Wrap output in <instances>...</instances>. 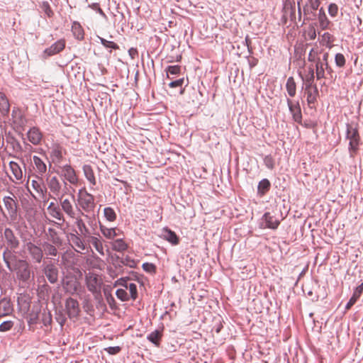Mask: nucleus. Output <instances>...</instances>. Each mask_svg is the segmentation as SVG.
Instances as JSON below:
<instances>
[{"label": "nucleus", "instance_id": "f257e3e1", "mask_svg": "<svg viewBox=\"0 0 363 363\" xmlns=\"http://www.w3.org/2000/svg\"><path fill=\"white\" fill-rule=\"evenodd\" d=\"M77 203L79 206V213L86 218L90 227L93 228L96 227V222L94 215L96 203L94 196L84 188L80 189L77 194Z\"/></svg>", "mask_w": 363, "mask_h": 363}, {"label": "nucleus", "instance_id": "f03ea898", "mask_svg": "<svg viewBox=\"0 0 363 363\" xmlns=\"http://www.w3.org/2000/svg\"><path fill=\"white\" fill-rule=\"evenodd\" d=\"M64 196H61L55 199L58 203H50L47 208L50 216L61 223L65 220L64 213L70 218H74L77 214L72 201L69 199H64Z\"/></svg>", "mask_w": 363, "mask_h": 363}, {"label": "nucleus", "instance_id": "7ed1b4c3", "mask_svg": "<svg viewBox=\"0 0 363 363\" xmlns=\"http://www.w3.org/2000/svg\"><path fill=\"white\" fill-rule=\"evenodd\" d=\"M4 208L0 206L1 212L4 218L9 219L10 223H14L18 219L19 204L17 196L12 191L2 197Z\"/></svg>", "mask_w": 363, "mask_h": 363}, {"label": "nucleus", "instance_id": "20e7f679", "mask_svg": "<svg viewBox=\"0 0 363 363\" xmlns=\"http://www.w3.org/2000/svg\"><path fill=\"white\" fill-rule=\"evenodd\" d=\"M47 184L50 190V198L55 200L61 196L65 195H70L73 199L74 198L73 194L74 189L68 184L67 182L64 181L61 183L57 177L53 176L47 179Z\"/></svg>", "mask_w": 363, "mask_h": 363}, {"label": "nucleus", "instance_id": "39448f33", "mask_svg": "<svg viewBox=\"0 0 363 363\" xmlns=\"http://www.w3.org/2000/svg\"><path fill=\"white\" fill-rule=\"evenodd\" d=\"M1 241L4 248L18 249L20 240L11 228H5L1 233Z\"/></svg>", "mask_w": 363, "mask_h": 363}, {"label": "nucleus", "instance_id": "423d86ee", "mask_svg": "<svg viewBox=\"0 0 363 363\" xmlns=\"http://www.w3.org/2000/svg\"><path fill=\"white\" fill-rule=\"evenodd\" d=\"M346 127V138L350 140L349 151L351 157H353L358 149L359 143V132L357 128L351 124L347 123Z\"/></svg>", "mask_w": 363, "mask_h": 363}, {"label": "nucleus", "instance_id": "0eeeda50", "mask_svg": "<svg viewBox=\"0 0 363 363\" xmlns=\"http://www.w3.org/2000/svg\"><path fill=\"white\" fill-rule=\"evenodd\" d=\"M18 279L23 281H27L30 277V270L28 263L26 260H19L16 262V264L13 267Z\"/></svg>", "mask_w": 363, "mask_h": 363}, {"label": "nucleus", "instance_id": "6e6552de", "mask_svg": "<svg viewBox=\"0 0 363 363\" xmlns=\"http://www.w3.org/2000/svg\"><path fill=\"white\" fill-rule=\"evenodd\" d=\"M68 239L77 252L83 253L84 251L88 250V245L85 242L83 235L71 233Z\"/></svg>", "mask_w": 363, "mask_h": 363}, {"label": "nucleus", "instance_id": "1a4fd4ad", "mask_svg": "<svg viewBox=\"0 0 363 363\" xmlns=\"http://www.w3.org/2000/svg\"><path fill=\"white\" fill-rule=\"evenodd\" d=\"M86 284L87 289L93 294L100 291L101 281L96 274L89 272L86 275Z\"/></svg>", "mask_w": 363, "mask_h": 363}, {"label": "nucleus", "instance_id": "9d476101", "mask_svg": "<svg viewBox=\"0 0 363 363\" xmlns=\"http://www.w3.org/2000/svg\"><path fill=\"white\" fill-rule=\"evenodd\" d=\"M61 176L64 177L65 182H69V185H76L78 184V178L76 172L70 164H65L60 167Z\"/></svg>", "mask_w": 363, "mask_h": 363}, {"label": "nucleus", "instance_id": "9b49d317", "mask_svg": "<svg viewBox=\"0 0 363 363\" xmlns=\"http://www.w3.org/2000/svg\"><path fill=\"white\" fill-rule=\"evenodd\" d=\"M43 272L50 283L55 284L57 281L59 271L54 263L43 264Z\"/></svg>", "mask_w": 363, "mask_h": 363}, {"label": "nucleus", "instance_id": "f8f14e48", "mask_svg": "<svg viewBox=\"0 0 363 363\" xmlns=\"http://www.w3.org/2000/svg\"><path fill=\"white\" fill-rule=\"evenodd\" d=\"M9 165L12 174V176H9V180L15 184H21L23 177V172L21 166L14 161H11Z\"/></svg>", "mask_w": 363, "mask_h": 363}, {"label": "nucleus", "instance_id": "ddd939ff", "mask_svg": "<svg viewBox=\"0 0 363 363\" xmlns=\"http://www.w3.org/2000/svg\"><path fill=\"white\" fill-rule=\"evenodd\" d=\"M37 179H33L31 181V186L33 189L38 194V197L43 199L44 201L48 200L47 199V188L41 176H35Z\"/></svg>", "mask_w": 363, "mask_h": 363}, {"label": "nucleus", "instance_id": "4468645a", "mask_svg": "<svg viewBox=\"0 0 363 363\" xmlns=\"http://www.w3.org/2000/svg\"><path fill=\"white\" fill-rule=\"evenodd\" d=\"M63 147L57 143H52L49 148V155L52 162L54 164H60L63 158Z\"/></svg>", "mask_w": 363, "mask_h": 363}, {"label": "nucleus", "instance_id": "2eb2a0df", "mask_svg": "<svg viewBox=\"0 0 363 363\" xmlns=\"http://www.w3.org/2000/svg\"><path fill=\"white\" fill-rule=\"evenodd\" d=\"M16 249L12 248H4L3 252V259L7 267V268L10 271H13V267L15 264H16V262H18L20 259H18L17 255H16L15 250Z\"/></svg>", "mask_w": 363, "mask_h": 363}, {"label": "nucleus", "instance_id": "dca6fc26", "mask_svg": "<svg viewBox=\"0 0 363 363\" xmlns=\"http://www.w3.org/2000/svg\"><path fill=\"white\" fill-rule=\"evenodd\" d=\"M65 309L69 318H77L80 311L78 301L71 297L68 298L65 301Z\"/></svg>", "mask_w": 363, "mask_h": 363}, {"label": "nucleus", "instance_id": "f3484780", "mask_svg": "<svg viewBox=\"0 0 363 363\" xmlns=\"http://www.w3.org/2000/svg\"><path fill=\"white\" fill-rule=\"evenodd\" d=\"M286 102L294 121L298 123H301L302 113L299 102H294L289 98L286 99Z\"/></svg>", "mask_w": 363, "mask_h": 363}, {"label": "nucleus", "instance_id": "a211bd4d", "mask_svg": "<svg viewBox=\"0 0 363 363\" xmlns=\"http://www.w3.org/2000/svg\"><path fill=\"white\" fill-rule=\"evenodd\" d=\"M82 217L84 216L78 213L75 215L74 218H71L74 220V223L78 229V231H76L75 233L82 234L84 238H86L87 237H90L91 233Z\"/></svg>", "mask_w": 363, "mask_h": 363}, {"label": "nucleus", "instance_id": "6ab92c4d", "mask_svg": "<svg viewBox=\"0 0 363 363\" xmlns=\"http://www.w3.org/2000/svg\"><path fill=\"white\" fill-rule=\"evenodd\" d=\"M26 246L33 262L40 263L43 257V252L41 247L35 245L31 242H28Z\"/></svg>", "mask_w": 363, "mask_h": 363}, {"label": "nucleus", "instance_id": "aec40b11", "mask_svg": "<svg viewBox=\"0 0 363 363\" xmlns=\"http://www.w3.org/2000/svg\"><path fill=\"white\" fill-rule=\"evenodd\" d=\"M65 48V41L64 39H60L52 44L49 48H46L44 50V55H46V57L55 55L63 50Z\"/></svg>", "mask_w": 363, "mask_h": 363}, {"label": "nucleus", "instance_id": "412c9836", "mask_svg": "<svg viewBox=\"0 0 363 363\" xmlns=\"http://www.w3.org/2000/svg\"><path fill=\"white\" fill-rule=\"evenodd\" d=\"M27 138L34 145H40L43 139V133L37 127L30 128L27 132Z\"/></svg>", "mask_w": 363, "mask_h": 363}, {"label": "nucleus", "instance_id": "4be33fe9", "mask_svg": "<svg viewBox=\"0 0 363 363\" xmlns=\"http://www.w3.org/2000/svg\"><path fill=\"white\" fill-rule=\"evenodd\" d=\"M32 163L33 164V169L38 174V176L43 177L47 172V165L45 162L38 156H33Z\"/></svg>", "mask_w": 363, "mask_h": 363}, {"label": "nucleus", "instance_id": "5701e85b", "mask_svg": "<svg viewBox=\"0 0 363 363\" xmlns=\"http://www.w3.org/2000/svg\"><path fill=\"white\" fill-rule=\"evenodd\" d=\"M265 223V228L275 230L279 225L280 221L278 218L271 215L269 212H266L262 218Z\"/></svg>", "mask_w": 363, "mask_h": 363}, {"label": "nucleus", "instance_id": "b1692460", "mask_svg": "<svg viewBox=\"0 0 363 363\" xmlns=\"http://www.w3.org/2000/svg\"><path fill=\"white\" fill-rule=\"evenodd\" d=\"M13 312V306L10 300L3 298L0 300V318L10 315Z\"/></svg>", "mask_w": 363, "mask_h": 363}, {"label": "nucleus", "instance_id": "393cba45", "mask_svg": "<svg viewBox=\"0 0 363 363\" xmlns=\"http://www.w3.org/2000/svg\"><path fill=\"white\" fill-rule=\"evenodd\" d=\"M362 292L363 282L354 289L352 296L345 306L346 310H349L357 302L358 298L361 296Z\"/></svg>", "mask_w": 363, "mask_h": 363}, {"label": "nucleus", "instance_id": "a878e982", "mask_svg": "<svg viewBox=\"0 0 363 363\" xmlns=\"http://www.w3.org/2000/svg\"><path fill=\"white\" fill-rule=\"evenodd\" d=\"M162 238L174 245H177L179 241L176 233L167 228H163Z\"/></svg>", "mask_w": 363, "mask_h": 363}, {"label": "nucleus", "instance_id": "bb28decb", "mask_svg": "<svg viewBox=\"0 0 363 363\" xmlns=\"http://www.w3.org/2000/svg\"><path fill=\"white\" fill-rule=\"evenodd\" d=\"M88 241L94 246L96 250L102 256L104 255V249L103 243L100 238L90 235V237L86 238Z\"/></svg>", "mask_w": 363, "mask_h": 363}, {"label": "nucleus", "instance_id": "cd10ccee", "mask_svg": "<svg viewBox=\"0 0 363 363\" xmlns=\"http://www.w3.org/2000/svg\"><path fill=\"white\" fill-rule=\"evenodd\" d=\"M99 228L102 235L107 239L112 240L118 235L116 228H107L106 226L100 224Z\"/></svg>", "mask_w": 363, "mask_h": 363}, {"label": "nucleus", "instance_id": "c85d7f7f", "mask_svg": "<svg viewBox=\"0 0 363 363\" xmlns=\"http://www.w3.org/2000/svg\"><path fill=\"white\" fill-rule=\"evenodd\" d=\"M10 111L9 100L4 94L0 93V112L4 116H7Z\"/></svg>", "mask_w": 363, "mask_h": 363}, {"label": "nucleus", "instance_id": "c756f323", "mask_svg": "<svg viewBox=\"0 0 363 363\" xmlns=\"http://www.w3.org/2000/svg\"><path fill=\"white\" fill-rule=\"evenodd\" d=\"M48 239L55 245H62V239L58 235L57 232L52 228L48 229L47 233Z\"/></svg>", "mask_w": 363, "mask_h": 363}, {"label": "nucleus", "instance_id": "7c9ffc66", "mask_svg": "<svg viewBox=\"0 0 363 363\" xmlns=\"http://www.w3.org/2000/svg\"><path fill=\"white\" fill-rule=\"evenodd\" d=\"M82 169L86 179L91 185L94 186L96 184V179L92 167L89 164H84Z\"/></svg>", "mask_w": 363, "mask_h": 363}, {"label": "nucleus", "instance_id": "2f4dec72", "mask_svg": "<svg viewBox=\"0 0 363 363\" xmlns=\"http://www.w3.org/2000/svg\"><path fill=\"white\" fill-rule=\"evenodd\" d=\"M128 244L123 239H116L112 242L113 250L118 252H123L127 250Z\"/></svg>", "mask_w": 363, "mask_h": 363}, {"label": "nucleus", "instance_id": "473e14b6", "mask_svg": "<svg viewBox=\"0 0 363 363\" xmlns=\"http://www.w3.org/2000/svg\"><path fill=\"white\" fill-rule=\"evenodd\" d=\"M72 32L77 40H82L84 38V30L79 23L74 21L72 26Z\"/></svg>", "mask_w": 363, "mask_h": 363}, {"label": "nucleus", "instance_id": "72a5a7b5", "mask_svg": "<svg viewBox=\"0 0 363 363\" xmlns=\"http://www.w3.org/2000/svg\"><path fill=\"white\" fill-rule=\"evenodd\" d=\"M271 184L267 179H262L257 186V194L260 196L264 195L270 189Z\"/></svg>", "mask_w": 363, "mask_h": 363}, {"label": "nucleus", "instance_id": "f704fd0d", "mask_svg": "<svg viewBox=\"0 0 363 363\" xmlns=\"http://www.w3.org/2000/svg\"><path fill=\"white\" fill-rule=\"evenodd\" d=\"M286 89L289 96L294 97L296 95V84L293 77H289L287 79Z\"/></svg>", "mask_w": 363, "mask_h": 363}, {"label": "nucleus", "instance_id": "c9c22d12", "mask_svg": "<svg viewBox=\"0 0 363 363\" xmlns=\"http://www.w3.org/2000/svg\"><path fill=\"white\" fill-rule=\"evenodd\" d=\"M79 284L74 279L67 280L64 282V288L67 292L70 294L75 293L78 289Z\"/></svg>", "mask_w": 363, "mask_h": 363}, {"label": "nucleus", "instance_id": "e433bc0d", "mask_svg": "<svg viewBox=\"0 0 363 363\" xmlns=\"http://www.w3.org/2000/svg\"><path fill=\"white\" fill-rule=\"evenodd\" d=\"M162 336V332L158 330H155L152 332H151L147 336V339L151 342L152 343H153L156 346H159L160 345V341L161 340V337Z\"/></svg>", "mask_w": 363, "mask_h": 363}, {"label": "nucleus", "instance_id": "4c0bfd02", "mask_svg": "<svg viewBox=\"0 0 363 363\" xmlns=\"http://www.w3.org/2000/svg\"><path fill=\"white\" fill-rule=\"evenodd\" d=\"M334 40H335L334 36L333 35H331L330 33L326 32V33H324L321 35L320 43L323 45L330 49L333 46V43Z\"/></svg>", "mask_w": 363, "mask_h": 363}, {"label": "nucleus", "instance_id": "58836bf2", "mask_svg": "<svg viewBox=\"0 0 363 363\" xmlns=\"http://www.w3.org/2000/svg\"><path fill=\"white\" fill-rule=\"evenodd\" d=\"M316 69V78L317 79H323L325 77V72L326 71L325 64L321 62L320 58H318L315 63Z\"/></svg>", "mask_w": 363, "mask_h": 363}, {"label": "nucleus", "instance_id": "ea45409f", "mask_svg": "<svg viewBox=\"0 0 363 363\" xmlns=\"http://www.w3.org/2000/svg\"><path fill=\"white\" fill-rule=\"evenodd\" d=\"M307 93V102L309 106L314 104L316 102L317 96L318 95V91L316 85L313 86V91L310 90H306Z\"/></svg>", "mask_w": 363, "mask_h": 363}, {"label": "nucleus", "instance_id": "a19ab883", "mask_svg": "<svg viewBox=\"0 0 363 363\" xmlns=\"http://www.w3.org/2000/svg\"><path fill=\"white\" fill-rule=\"evenodd\" d=\"M104 216L106 220L109 222L115 221L117 218L114 209L111 207H105L104 208Z\"/></svg>", "mask_w": 363, "mask_h": 363}, {"label": "nucleus", "instance_id": "79ce46f5", "mask_svg": "<svg viewBox=\"0 0 363 363\" xmlns=\"http://www.w3.org/2000/svg\"><path fill=\"white\" fill-rule=\"evenodd\" d=\"M55 245L48 242L43 244V250L47 255L56 256L57 255V250Z\"/></svg>", "mask_w": 363, "mask_h": 363}, {"label": "nucleus", "instance_id": "37998d69", "mask_svg": "<svg viewBox=\"0 0 363 363\" xmlns=\"http://www.w3.org/2000/svg\"><path fill=\"white\" fill-rule=\"evenodd\" d=\"M6 141L9 144H10L12 146V148L14 152H20L22 151L21 145L20 144L19 141L13 136H8L6 138Z\"/></svg>", "mask_w": 363, "mask_h": 363}, {"label": "nucleus", "instance_id": "c03bdc74", "mask_svg": "<svg viewBox=\"0 0 363 363\" xmlns=\"http://www.w3.org/2000/svg\"><path fill=\"white\" fill-rule=\"evenodd\" d=\"M318 27L321 30L330 29V27L332 25L331 21L328 19L327 16H322V17H318Z\"/></svg>", "mask_w": 363, "mask_h": 363}, {"label": "nucleus", "instance_id": "a18cd8bd", "mask_svg": "<svg viewBox=\"0 0 363 363\" xmlns=\"http://www.w3.org/2000/svg\"><path fill=\"white\" fill-rule=\"evenodd\" d=\"M101 43L106 48H111L113 50H118L119 49V46L115 43L113 41L107 40L101 37H98Z\"/></svg>", "mask_w": 363, "mask_h": 363}, {"label": "nucleus", "instance_id": "49530a36", "mask_svg": "<svg viewBox=\"0 0 363 363\" xmlns=\"http://www.w3.org/2000/svg\"><path fill=\"white\" fill-rule=\"evenodd\" d=\"M314 11H313L308 4H306L305 6H303V19L302 21V24H304L306 23V21L310 20L308 15H310L311 13H313L314 15Z\"/></svg>", "mask_w": 363, "mask_h": 363}, {"label": "nucleus", "instance_id": "de8ad7c7", "mask_svg": "<svg viewBox=\"0 0 363 363\" xmlns=\"http://www.w3.org/2000/svg\"><path fill=\"white\" fill-rule=\"evenodd\" d=\"M12 117H13V121L14 123H16L20 125L23 124V116L18 111L13 110L12 111Z\"/></svg>", "mask_w": 363, "mask_h": 363}, {"label": "nucleus", "instance_id": "09e8293b", "mask_svg": "<svg viewBox=\"0 0 363 363\" xmlns=\"http://www.w3.org/2000/svg\"><path fill=\"white\" fill-rule=\"evenodd\" d=\"M335 62L337 67H343L346 62V60L343 54L337 53L335 56Z\"/></svg>", "mask_w": 363, "mask_h": 363}, {"label": "nucleus", "instance_id": "8fccbe9b", "mask_svg": "<svg viewBox=\"0 0 363 363\" xmlns=\"http://www.w3.org/2000/svg\"><path fill=\"white\" fill-rule=\"evenodd\" d=\"M14 323L12 320H6L0 324V332L9 331L13 327Z\"/></svg>", "mask_w": 363, "mask_h": 363}, {"label": "nucleus", "instance_id": "3c124183", "mask_svg": "<svg viewBox=\"0 0 363 363\" xmlns=\"http://www.w3.org/2000/svg\"><path fill=\"white\" fill-rule=\"evenodd\" d=\"M264 164L269 169H273L274 167V160L271 155H266L264 157Z\"/></svg>", "mask_w": 363, "mask_h": 363}, {"label": "nucleus", "instance_id": "603ef678", "mask_svg": "<svg viewBox=\"0 0 363 363\" xmlns=\"http://www.w3.org/2000/svg\"><path fill=\"white\" fill-rule=\"evenodd\" d=\"M41 9L48 17H52L53 11L48 1H43L41 4Z\"/></svg>", "mask_w": 363, "mask_h": 363}, {"label": "nucleus", "instance_id": "864d4df0", "mask_svg": "<svg viewBox=\"0 0 363 363\" xmlns=\"http://www.w3.org/2000/svg\"><path fill=\"white\" fill-rule=\"evenodd\" d=\"M116 294V296L118 297V298H119L122 301H125L129 299L128 294L125 289H117Z\"/></svg>", "mask_w": 363, "mask_h": 363}, {"label": "nucleus", "instance_id": "5fc2aeb1", "mask_svg": "<svg viewBox=\"0 0 363 363\" xmlns=\"http://www.w3.org/2000/svg\"><path fill=\"white\" fill-rule=\"evenodd\" d=\"M338 10H339L338 6L336 4L330 3L329 4L328 13L331 17L334 18V17L337 16Z\"/></svg>", "mask_w": 363, "mask_h": 363}, {"label": "nucleus", "instance_id": "6e6d98bb", "mask_svg": "<svg viewBox=\"0 0 363 363\" xmlns=\"http://www.w3.org/2000/svg\"><path fill=\"white\" fill-rule=\"evenodd\" d=\"M126 288L129 289L130 297L133 300H135L138 296V290L137 286L134 283H130L128 286H126Z\"/></svg>", "mask_w": 363, "mask_h": 363}, {"label": "nucleus", "instance_id": "4d7b16f0", "mask_svg": "<svg viewBox=\"0 0 363 363\" xmlns=\"http://www.w3.org/2000/svg\"><path fill=\"white\" fill-rule=\"evenodd\" d=\"M121 263L130 268H135L137 265L136 262L128 256H126L125 258H123L121 261Z\"/></svg>", "mask_w": 363, "mask_h": 363}, {"label": "nucleus", "instance_id": "13d9d810", "mask_svg": "<svg viewBox=\"0 0 363 363\" xmlns=\"http://www.w3.org/2000/svg\"><path fill=\"white\" fill-rule=\"evenodd\" d=\"M143 269L148 273H155L156 267L154 264L150 262H145L142 265Z\"/></svg>", "mask_w": 363, "mask_h": 363}, {"label": "nucleus", "instance_id": "bf43d9fd", "mask_svg": "<svg viewBox=\"0 0 363 363\" xmlns=\"http://www.w3.org/2000/svg\"><path fill=\"white\" fill-rule=\"evenodd\" d=\"M166 70L167 74H177L181 71V67L179 65H170L167 67Z\"/></svg>", "mask_w": 363, "mask_h": 363}, {"label": "nucleus", "instance_id": "052dcab7", "mask_svg": "<svg viewBox=\"0 0 363 363\" xmlns=\"http://www.w3.org/2000/svg\"><path fill=\"white\" fill-rule=\"evenodd\" d=\"M328 57H329L328 52H325L323 54V59L320 60H321L322 63L325 64L326 72L330 74L332 72L333 69L328 65Z\"/></svg>", "mask_w": 363, "mask_h": 363}, {"label": "nucleus", "instance_id": "680f3d73", "mask_svg": "<svg viewBox=\"0 0 363 363\" xmlns=\"http://www.w3.org/2000/svg\"><path fill=\"white\" fill-rule=\"evenodd\" d=\"M43 323L45 326L50 325L52 323V315L50 312L43 313Z\"/></svg>", "mask_w": 363, "mask_h": 363}, {"label": "nucleus", "instance_id": "e2e57ef3", "mask_svg": "<svg viewBox=\"0 0 363 363\" xmlns=\"http://www.w3.org/2000/svg\"><path fill=\"white\" fill-rule=\"evenodd\" d=\"M184 83V79L180 78L179 79L171 82L169 84V86L171 88L180 87L182 88Z\"/></svg>", "mask_w": 363, "mask_h": 363}, {"label": "nucleus", "instance_id": "0e129e2a", "mask_svg": "<svg viewBox=\"0 0 363 363\" xmlns=\"http://www.w3.org/2000/svg\"><path fill=\"white\" fill-rule=\"evenodd\" d=\"M307 4L313 11H317L320 4V0H307Z\"/></svg>", "mask_w": 363, "mask_h": 363}, {"label": "nucleus", "instance_id": "69168bd1", "mask_svg": "<svg viewBox=\"0 0 363 363\" xmlns=\"http://www.w3.org/2000/svg\"><path fill=\"white\" fill-rule=\"evenodd\" d=\"M105 350L109 354H116L119 353L121 350V348L119 346H114V347H108L105 349Z\"/></svg>", "mask_w": 363, "mask_h": 363}, {"label": "nucleus", "instance_id": "338daca9", "mask_svg": "<svg viewBox=\"0 0 363 363\" xmlns=\"http://www.w3.org/2000/svg\"><path fill=\"white\" fill-rule=\"evenodd\" d=\"M306 82V90H310L311 88H313L314 85V78L311 77H307L305 80Z\"/></svg>", "mask_w": 363, "mask_h": 363}, {"label": "nucleus", "instance_id": "774afa93", "mask_svg": "<svg viewBox=\"0 0 363 363\" xmlns=\"http://www.w3.org/2000/svg\"><path fill=\"white\" fill-rule=\"evenodd\" d=\"M89 7L91 9L96 10V11L99 13L101 16L106 17L105 13L103 11V10L100 8L99 4L98 3H93L92 4L89 5Z\"/></svg>", "mask_w": 363, "mask_h": 363}]
</instances>
